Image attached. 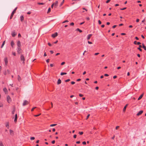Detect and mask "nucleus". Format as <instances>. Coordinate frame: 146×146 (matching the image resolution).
Segmentation results:
<instances>
[{
	"label": "nucleus",
	"instance_id": "nucleus-11",
	"mask_svg": "<svg viewBox=\"0 0 146 146\" xmlns=\"http://www.w3.org/2000/svg\"><path fill=\"white\" fill-rule=\"evenodd\" d=\"M16 35V33H15V32L13 31L11 33V35L12 36L14 37H15Z\"/></svg>",
	"mask_w": 146,
	"mask_h": 146
},
{
	"label": "nucleus",
	"instance_id": "nucleus-7",
	"mask_svg": "<svg viewBox=\"0 0 146 146\" xmlns=\"http://www.w3.org/2000/svg\"><path fill=\"white\" fill-rule=\"evenodd\" d=\"M17 47H21V42L20 41H18L17 42Z\"/></svg>",
	"mask_w": 146,
	"mask_h": 146
},
{
	"label": "nucleus",
	"instance_id": "nucleus-61",
	"mask_svg": "<svg viewBox=\"0 0 146 146\" xmlns=\"http://www.w3.org/2000/svg\"><path fill=\"white\" fill-rule=\"evenodd\" d=\"M31 14V12L30 11H29L27 13V14L29 15Z\"/></svg>",
	"mask_w": 146,
	"mask_h": 146
},
{
	"label": "nucleus",
	"instance_id": "nucleus-2",
	"mask_svg": "<svg viewBox=\"0 0 146 146\" xmlns=\"http://www.w3.org/2000/svg\"><path fill=\"white\" fill-rule=\"evenodd\" d=\"M17 9V7L15 8V9L13 10V11L11 13V16L10 17V19H12L13 17V16L14 14V13H15Z\"/></svg>",
	"mask_w": 146,
	"mask_h": 146
},
{
	"label": "nucleus",
	"instance_id": "nucleus-56",
	"mask_svg": "<svg viewBox=\"0 0 146 146\" xmlns=\"http://www.w3.org/2000/svg\"><path fill=\"white\" fill-rule=\"evenodd\" d=\"M48 45L49 46H52V45L50 43H48Z\"/></svg>",
	"mask_w": 146,
	"mask_h": 146
},
{
	"label": "nucleus",
	"instance_id": "nucleus-29",
	"mask_svg": "<svg viewBox=\"0 0 146 146\" xmlns=\"http://www.w3.org/2000/svg\"><path fill=\"white\" fill-rule=\"evenodd\" d=\"M0 146H4L2 142L1 141L0 142Z\"/></svg>",
	"mask_w": 146,
	"mask_h": 146
},
{
	"label": "nucleus",
	"instance_id": "nucleus-27",
	"mask_svg": "<svg viewBox=\"0 0 146 146\" xmlns=\"http://www.w3.org/2000/svg\"><path fill=\"white\" fill-rule=\"evenodd\" d=\"M38 4L39 5H44V3H38Z\"/></svg>",
	"mask_w": 146,
	"mask_h": 146
},
{
	"label": "nucleus",
	"instance_id": "nucleus-37",
	"mask_svg": "<svg viewBox=\"0 0 146 146\" xmlns=\"http://www.w3.org/2000/svg\"><path fill=\"white\" fill-rule=\"evenodd\" d=\"M12 54L14 56H16V53H15V52H12Z\"/></svg>",
	"mask_w": 146,
	"mask_h": 146
},
{
	"label": "nucleus",
	"instance_id": "nucleus-14",
	"mask_svg": "<svg viewBox=\"0 0 146 146\" xmlns=\"http://www.w3.org/2000/svg\"><path fill=\"white\" fill-rule=\"evenodd\" d=\"M92 34H89L88 35V36H87V40H88L90 39L91 37L92 36Z\"/></svg>",
	"mask_w": 146,
	"mask_h": 146
},
{
	"label": "nucleus",
	"instance_id": "nucleus-20",
	"mask_svg": "<svg viewBox=\"0 0 146 146\" xmlns=\"http://www.w3.org/2000/svg\"><path fill=\"white\" fill-rule=\"evenodd\" d=\"M21 21H23L24 20V17L23 15H21L20 17Z\"/></svg>",
	"mask_w": 146,
	"mask_h": 146
},
{
	"label": "nucleus",
	"instance_id": "nucleus-51",
	"mask_svg": "<svg viewBox=\"0 0 146 146\" xmlns=\"http://www.w3.org/2000/svg\"><path fill=\"white\" fill-rule=\"evenodd\" d=\"M117 26V25H114V26H113V27H112V28H115V27H116Z\"/></svg>",
	"mask_w": 146,
	"mask_h": 146
},
{
	"label": "nucleus",
	"instance_id": "nucleus-28",
	"mask_svg": "<svg viewBox=\"0 0 146 146\" xmlns=\"http://www.w3.org/2000/svg\"><path fill=\"white\" fill-rule=\"evenodd\" d=\"M64 0H63L62 2L60 4V6H61L64 3Z\"/></svg>",
	"mask_w": 146,
	"mask_h": 146
},
{
	"label": "nucleus",
	"instance_id": "nucleus-63",
	"mask_svg": "<svg viewBox=\"0 0 146 146\" xmlns=\"http://www.w3.org/2000/svg\"><path fill=\"white\" fill-rule=\"evenodd\" d=\"M50 52L51 54H53L54 53L53 51L52 50H50Z\"/></svg>",
	"mask_w": 146,
	"mask_h": 146
},
{
	"label": "nucleus",
	"instance_id": "nucleus-48",
	"mask_svg": "<svg viewBox=\"0 0 146 146\" xmlns=\"http://www.w3.org/2000/svg\"><path fill=\"white\" fill-rule=\"evenodd\" d=\"M55 143V140H53V141H52V143L54 144Z\"/></svg>",
	"mask_w": 146,
	"mask_h": 146
},
{
	"label": "nucleus",
	"instance_id": "nucleus-19",
	"mask_svg": "<svg viewBox=\"0 0 146 146\" xmlns=\"http://www.w3.org/2000/svg\"><path fill=\"white\" fill-rule=\"evenodd\" d=\"M10 133L11 135H14V133L13 131V130H10Z\"/></svg>",
	"mask_w": 146,
	"mask_h": 146
},
{
	"label": "nucleus",
	"instance_id": "nucleus-23",
	"mask_svg": "<svg viewBox=\"0 0 146 146\" xmlns=\"http://www.w3.org/2000/svg\"><path fill=\"white\" fill-rule=\"evenodd\" d=\"M21 78L19 75L18 76V80L19 81H20L21 80Z\"/></svg>",
	"mask_w": 146,
	"mask_h": 146
},
{
	"label": "nucleus",
	"instance_id": "nucleus-57",
	"mask_svg": "<svg viewBox=\"0 0 146 146\" xmlns=\"http://www.w3.org/2000/svg\"><path fill=\"white\" fill-rule=\"evenodd\" d=\"M104 76H109V75L108 74H105L104 75Z\"/></svg>",
	"mask_w": 146,
	"mask_h": 146
},
{
	"label": "nucleus",
	"instance_id": "nucleus-58",
	"mask_svg": "<svg viewBox=\"0 0 146 146\" xmlns=\"http://www.w3.org/2000/svg\"><path fill=\"white\" fill-rule=\"evenodd\" d=\"M110 1V0H108L106 2V3H109Z\"/></svg>",
	"mask_w": 146,
	"mask_h": 146
},
{
	"label": "nucleus",
	"instance_id": "nucleus-16",
	"mask_svg": "<svg viewBox=\"0 0 146 146\" xmlns=\"http://www.w3.org/2000/svg\"><path fill=\"white\" fill-rule=\"evenodd\" d=\"M143 94H143L140 96L139 97V98L138 99V100H139L142 98L143 96Z\"/></svg>",
	"mask_w": 146,
	"mask_h": 146
},
{
	"label": "nucleus",
	"instance_id": "nucleus-10",
	"mask_svg": "<svg viewBox=\"0 0 146 146\" xmlns=\"http://www.w3.org/2000/svg\"><path fill=\"white\" fill-rule=\"evenodd\" d=\"M143 111L142 110H141L139 111L138 113L137 114V115L139 116L141 115L143 113Z\"/></svg>",
	"mask_w": 146,
	"mask_h": 146
},
{
	"label": "nucleus",
	"instance_id": "nucleus-55",
	"mask_svg": "<svg viewBox=\"0 0 146 146\" xmlns=\"http://www.w3.org/2000/svg\"><path fill=\"white\" fill-rule=\"evenodd\" d=\"M99 54V53H95V54H94V55H98Z\"/></svg>",
	"mask_w": 146,
	"mask_h": 146
},
{
	"label": "nucleus",
	"instance_id": "nucleus-12",
	"mask_svg": "<svg viewBox=\"0 0 146 146\" xmlns=\"http://www.w3.org/2000/svg\"><path fill=\"white\" fill-rule=\"evenodd\" d=\"M17 114H15V119H14V121L15 122H17Z\"/></svg>",
	"mask_w": 146,
	"mask_h": 146
},
{
	"label": "nucleus",
	"instance_id": "nucleus-50",
	"mask_svg": "<svg viewBox=\"0 0 146 146\" xmlns=\"http://www.w3.org/2000/svg\"><path fill=\"white\" fill-rule=\"evenodd\" d=\"M88 43L89 44H92V43L91 42H90L89 41H88Z\"/></svg>",
	"mask_w": 146,
	"mask_h": 146
},
{
	"label": "nucleus",
	"instance_id": "nucleus-32",
	"mask_svg": "<svg viewBox=\"0 0 146 146\" xmlns=\"http://www.w3.org/2000/svg\"><path fill=\"white\" fill-rule=\"evenodd\" d=\"M5 41H4L3 42V44H2V45H1V48H2L3 47V46H4V45L5 44Z\"/></svg>",
	"mask_w": 146,
	"mask_h": 146
},
{
	"label": "nucleus",
	"instance_id": "nucleus-17",
	"mask_svg": "<svg viewBox=\"0 0 146 146\" xmlns=\"http://www.w3.org/2000/svg\"><path fill=\"white\" fill-rule=\"evenodd\" d=\"M11 45L12 47H13V46L15 45V43L13 41H12L11 43Z\"/></svg>",
	"mask_w": 146,
	"mask_h": 146
},
{
	"label": "nucleus",
	"instance_id": "nucleus-54",
	"mask_svg": "<svg viewBox=\"0 0 146 146\" xmlns=\"http://www.w3.org/2000/svg\"><path fill=\"white\" fill-rule=\"evenodd\" d=\"M65 63V62H62L61 63V65H63Z\"/></svg>",
	"mask_w": 146,
	"mask_h": 146
},
{
	"label": "nucleus",
	"instance_id": "nucleus-43",
	"mask_svg": "<svg viewBox=\"0 0 146 146\" xmlns=\"http://www.w3.org/2000/svg\"><path fill=\"white\" fill-rule=\"evenodd\" d=\"M126 9V7H125L123 8H121L120 9V10H125V9Z\"/></svg>",
	"mask_w": 146,
	"mask_h": 146
},
{
	"label": "nucleus",
	"instance_id": "nucleus-36",
	"mask_svg": "<svg viewBox=\"0 0 146 146\" xmlns=\"http://www.w3.org/2000/svg\"><path fill=\"white\" fill-rule=\"evenodd\" d=\"M30 139L31 140H33L35 139V138L34 137H31Z\"/></svg>",
	"mask_w": 146,
	"mask_h": 146
},
{
	"label": "nucleus",
	"instance_id": "nucleus-25",
	"mask_svg": "<svg viewBox=\"0 0 146 146\" xmlns=\"http://www.w3.org/2000/svg\"><path fill=\"white\" fill-rule=\"evenodd\" d=\"M127 106V104L125 106V107H124L123 108V111H125V110H126V107Z\"/></svg>",
	"mask_w": 146,
	"mask_h": 146
},
{
	"label": "nucleus",
	"instance_id": "nucleus-13",
	"mask_svg": "<svg viewBox=\"0 0 146 146\" xmlns=\"http://www.w3.org/2000/svg\"><path fill=\"white\" fill-rule=\"evenodd\" d=\"M3 90L5 94H7L8 91L7 89L6 88H5L3 89Z\"/></svg>",
	"mask_w": 146,
	"mask_h": 146
},
{
	"label": "nucleus",
	"instance_id": "nucleus-53",
	"mask_svg": "<svg viewBox=\"0 0 146 146\" xmlns=\"http://www.w3.org/2000/svg\"><path fill=\"white\" fill-rule=\"evenodd\" d=\"M139 19H137L136 20V22H139Z\"/></svg>",
	"mask_w": 146,
	"mask_h": 146
},
{
	"label": "nucleus",
	"instance_id": "nucleus-5",
	"mask_svg": "<svg viewBox=\"0 0 146 146\" xmlns=\"http://www.w3.org/2000/svg\"><path fill=\"white\" fill-rule=\"evenodd\" d=\"M7 102L9 103H10L11 101V98L9 96H8L7 97Z\"/></svg>",
	"mask_w": 146,
	"mask_h": 146
},
{
	"label": "nucleus",
	"instance_id": "nucleus-46",
	"mask_svg": "<svg viewBox=\"0 0 146 146\" xmlns=\"http://www.w3.org/2000/svg\"><path fill=\"white\" fill-rule=\"evenodd\" d=\"M79 96L80 97H82L83 96V95H82V94H79Z\"/></svg>",
	"mask_w": 146,
	"mask_h": 146
},
{
	"label": "nucleus",
	"instance_id": "nucleus-64",
	"mask_svg": "<svg viewBox=\"0 0 146 146\" xmlns=\"http://www.w3.org/2000/svg\"><path fill=\"white\" fill-rule=\"evenodd\" d=\"M117 77V76H113V78L114 79H115V78H116Z\"/></svg>",
	"mask_w": 146,
	"mask_h": 146
},
{
	"label": "nucleus",
	"instance_id": "nucleus-8",
	"mask_svg": "<svg viewBox=\"0 0 146 146\" xmlns=\"http://www.w3.org/2000/svg\"><path fill=\"white\" fill-rule=\"evenodd\" d=\"M58 1H56L55 3H54L53 4H54V7H56L57 6H58Z\"/></svg>",
	"mask_w": 146,
	"mask_h": 146
},
{
	"label": "nucleus",
	"instance_id": "nucleus-30",
	"mask_svg": "<svg viewBox=\"0 0 146 146\" xmlns=\"http://www.w3.org/2000/svg\"><path fill=\"white\" fill-rule=\"evenodd\" d=\"M50 11H51L50 8H48V11H47V13H49L50 12Z\"/></svg>",
	"mask_w": 146,
	"mask_h": 146
},
{
	"label": "nucleus",
	"instance_id": "nucleus-21",
	"mask_svg": "<svg viewBox=\"0 0 146 146\" xmlns=\"http://www.w3.org/2000/svg\"><path fill=\"white\" fill-rule=\"evenodd\" d=\"M61 82V81L60 79H59L57 81V84H60Z\"/></svg>",
	"mask_w": 146,
	"mask_h": 146
},
{
	"label": "nucleus",
	"instance_id": "nucleus-22",
	"mask_svg": "<svg viewBox=\"0 0 146 146\" xmlns=\"http://www.w3.org/2000/svg\"><path fill=\"white\" fill-rule=\"evenodd\" d=\"M142 47V46L141 45H140L139 46V47L137 49L139 50L140 51H142V50L141 48Z\"/></svg>",
	"mask_w": 146,
	"mask_h": 146
},
{
	"label": "nucleus",
	"instance_id": "nucleus-40",
	"mask_svg": "<svg viewBox=\"0 0 146 146\" xmlns=\"http://www.w3.org/2000/svg\"><path fill=\"white\" fill-rule=\"evenodd\" d=\"M68 22V21L67 20H65V21H64L62 22V23H65L66 22Z\"/></svg>",
	"mask_w": 146,
	"mask_h": 146
},
{
	"label": "nucleus",
	"instance_id": "nucleus-26",
	"mask_svg": "<svg viewBox=\"0 0 146 146\" xmlns=\"http://www.w3.org/2000/svg\"><path fill=\"white\" fill-rule=\"evenodd\" d=\"M67 74L66 73V72H61L60 74L61 75H63L64 74Z\"/></svg>",
	"mask_w": 146,
	"mask_h": 146
},
{
	"label": "nucleus",
	"instance_id": "nucleus-42",
	"mask_svg": "<svg viewBox=\"0 0 146 146\" xmlns=\"http://www.w3.org/2000/svg\"><path fill=\"white\" fill-rule=\"evenodd\" d=\"M82 144L83 145H85L86 144V142L85 141H83L82 142Z\"/></svg>",
	"mask_w": 146,
	"mask_h": 146
},
{
	"label": "nucleus",
	"instance_id": "nucleus-35",
	"mask_svg": "<svg viewBox=\"0 0 146 146\" xmlns=\"http://www.w3.org/2000/svg\"><path fill=\"white\" fill-rule=\"evenodd\" d=\"M41 114V113H40L38 115H35L34 116L36 117H37V116H38L40 115Z\"/></svg>",
	"mask_w": 146,
	"mask_h": 146
},
{
	"label": "nucleus",
	"instance_id": "nucleus-52",
	"mask_svg": "<svg viewBox=\"0 0 146 146\" xmlns=\"http://www.w3.org/2000/svg\"><path fill=\"white\" fill-rule=\"evenodd\" d=\"M71 83L72 84H74L75 83V82H74L72 81L71 82Z\"/></svg>",
	"mask_w": 146,
	"mask_h": 146
},
{
	"label": "nucleus",
	"instance_id": "nucleus-41",
	"mask_svg": "<svg viewBox=\"0 0 146 146\" xmlns=\"http://www.w3.org/2000/svg\"><path fill=\"white\" fill-rule=\"evenodd\" d=\"M36 108V107L33 108L31 110V111H33L34 109H35Z\"/></svg>",
	"mask_w": 146,
	"mask_h": 146
},
{
	"label": "nucleus",
	"instance_id": "nucleus-3",
	"mask_svg": "<svg viewBox=\"0 0 146 146\" xmlns=\"http://www.w3.org/2000/svg\"><path fill=\"white\" fill-rule=\"evenodd\" d=\"M17 51L18 53L19 54H20L22 53L21 51L22 50L21 48V47H17Z\"/></svg>",
	"mask_w": 146,
	"mask_h": 146
},
{
	"label": "nucleus",
	"instance_id": "nucleus-47",
	"mask_svg": "<svg viewBox=\"0 0 146 146\" xmlns=\"http://www.w3.org/2000/svg\"><path fill=\"white\" fill-rule=\"evenodd\" d=\"M77 135H74L73 137L74 138H76V137Z\"/></svg>",
	"mask_w": 146,
	"mask_h": 146
},
{
	"label": "nucleus",
	"instance_id": "nucleus-31",
	"mask_svg": "<svg viewBox=\"0 0 146 146\" xmlns=\"http://www.w3.org/2000/svg\"><path fill=\"white\" fill-rule=\"evenodd\" d=\"M79 134L80 135H82L83 134V132H82V131H81V132H79Z\"/></svg>",
	"mask_w": 146,
	"mask_h": 146
},
{
	"label": "nucleus",
	"instance_id": "nucleus-34",
	"mask_svg": "<svg viewBox=\"0 0 146 146\" xmlns=\"http://www.w3.org/2000/svg\"><path fill=\"white\" fill-rule=\"evenodd\" d=\"M143 47L145 50H146V47L145 45H143Z\"/></svg>",
	"mask_w": 146,
	"mask_h": 146
},
{
	"label": "nucleus",
	"instance_id": "nucleus-9",
	"mask_svg": "<svg viewBox=\"0 0 146 146\" xmlns=\"http://www.w3.org/2000/svg\"><path fill=\"white\" fill-rule=\"evenodd\" d=\"M58 35V33L57 32L52 35V36L53 38H55Z\"/></svg>",
	"mask_w": 146,
	"mask_h": 146
},
{
	"label": "nucleus",
	"instance_id": "nucleus-1",
	"mask_svg": "<svg viewBox=\"0 0 146 146\" xmlns=\"http://www.w3.org/2000/svg\"><path fill=\"white\" fill-rule=\"evenodd\" d=\"M20 59L21 61H23V63L25 64V59L23 55L21 54L20 57Z\"/></svg>",
	"mask_w": 146,
	"mask_h": 146
},
{
	"label": "nucleus",
	"instance_id": "nucleus-24",
	"mask_svg": "<svg viewBox=\"0 0 146 146\" xmlns=\"http://www.w3.org/2000/svg\"><path fill=\"white\" fill-rule=\"evenodd\" d=\"M76 31H79L80 33H82V31L78 28L77 29Z\"/></svg>",
	"mask_w": 146,
	"mask_h": 146
},
{
	"label": "nucleus",
	"instance_id": "nucleus-38",
	"mask_svg": "<svg viewBox=\"0 0 146 146\" xmlns=\"http://www.w3.org/2000/svg\"><path fill=\"white\" fill-rule=\"evenodd\" d=\"M90 116V114H88L87 115V117H86V119H88V118Z\"/></svg>",
	"mask_w": 146,
	"mask_h": 146
},
{
	"label": "nucleus",
	"instance_id": "nucleus-45",
	"mask_svg": "<svg viewBox=\"0 0 146 146\" xmlns=\"http://www.w3.org/2000/svg\"><path fill=\"white\" fill-rule=\"evenodd\" d=\"M70 81V79H67V80H66L65 81V82H69V81Z\"/></svg>",
	"mask_w": 146,
	"mask_h": 146
},
{
	"label": "nucleus",
	"instance_id": "nucleus-6",
	"mask_svg": "<svg viewBox=\"0 0 146 146\" xmlns=\"http://www.w3.org/2000/svg\"><path fill=\"white\" fill-rule=\"evenodd\" d=\"M4 61L5 62V65H7L8 63V61L7 57H5L4 59Z\"/></svg>",
	"mask_w": 146,
	"mask_h": 146
},
{
	"label": "nucleus",
	"instance_id": "nucleus-60",
	"mask_svg": "<svg viewBox=\"0 0 146 146\" xmlns=\"http://www.w3.org/2000/svg\"><path fill=\"white\" fill-rule=\"evenodd\" d=\"M119 127V126H116V127L115 129H117Z\"/></svg>",
	"mask_w": 146,
	"mask_h": 146
},
{
	"label": "nucleus",
	"instance_id": "nucleus-4",
	"mask_svg": "<svg viewBox=\"0 0 146 146\" xmlns=\"http://www.w3.org/2000/svg\"><path fill=\"white\" fill-rule=\"evenodd\" d=\"M29 103V102L27 100H24L23 102V106H25L27 104H28Z\"/></svg>",
	"mask_w": 146,
	"mask_h": 146
},
{
	"label": "nucleus",
	"instance_id": "nucleus-62",
	"mask_svg": "<svg viewBox=\"0 0 146 146\" xmlns=\"http://www.w3.org/2000/svg\"><path fill=\"white\" fill-rule=\"evenodd\" d=\"M49 59H47L46 60V62H47V63H48L49 62Z\"/></svg>",
	"mask_w": 146,
	"mask_h": 146
},
{
	"label": "nucleus",
	"instance_id": "nucleus-18",
	"mask_svg": "<svg viewBox=\"0 0 146 146\" xmlns=\"http://www.w3.org/2000/svg\"><path fill=\"white\" fill-rule=\"evenodd\" d=\"M6 127L8 128L9 129V123L8 122H7L6 123Z\"/></svg>",
	"mask_w": 146,
	"mask_h": 146
},
{
	"label": "nucleus",
	"instance_id": "nucleus-44",
	"mask_svg": "<svg viewBox=\"0 0 146 146\" xmlns=\"http://www.w3.org/2000/svg\"><path fill=\"white\" fill-rule=\"evenodd\" d=\"M74 23L73 22L71 23H70V25H71V26L74 25Z\"/></svg>",
	"mask_w": 146,
	"mask_h": 146
},
{
	"label": "nucleus",
	"instance_id": "nucleus-59",
	"mask_svg": "<svg viewBox=\"0 0 146 146\" xmlns=\"http://www.w3.org/2000/svg\"><path fill=\"white\" fill-rule=\"evenodd\" d=\"M145 19H144L142 21V23H144L145 22Z\"/></svg>",
	"mask_w": 146,
	"mask_h": 146
},
{
	"label": "nucleus",
	"instance_id": "nucleus-33",
	"mask_svg": "<svg viewBox=\"0 0 146 146\" xmlns=\"http://www.w3.org/2000/svg\"><path fill=\"white\" fill-rule=\"evenodd\" d=\"M56 125V124H52L50 125V127H53Z\"/></svg>",
	"mask_w": 146,
	"mask_h": 146
},
{
	"label": "nucleus",
	"instance_id": "nucleus-49",
	"mask_svg": "<svg viewBox=\"0 0 146 146\" xmlns=\"http://www.w3.org/2000/svg\"><path fill=\"white\" fill-rule=\"evenodd\" d=\"M80 141H77L76 142V143L77 144H79L80 143Z\"/></svg>",
	"mask_w": 146,
	"mask_h": 146
},
{
	"label": "nucleus",
	"instance_id": "nucleus-39",
	"mask_svg": "<svg viewBox=\"0 0 146 146\" xmlns=\"http://www.w3.org/2000/svg\"><path fill=\"white\" fill-rule=\"evenodd\" d=\"M98 23L100 25L101 24V23H102V22H101V21L100 20H99L98 21Z\"/></svg>",
	"mask_w": 146,
	"mask_h": 146
},
{
	"label": "nucleus",
	"instance_id": "nucleus-15",
	"mask_svg": "<svg viewBox=\"0 0 146 146\" xmlns=\"http://www.w3.org/2000/svg\"><path fill=\"white\" fill-rule=\"evenodd\" d=\"M134 43L135 44L137 45H139L141 44V42H137L136 41H135L134 42Z\"/></svg>",
	"mask_w": 146,
	"mask_h": 146
}]
</instances>
